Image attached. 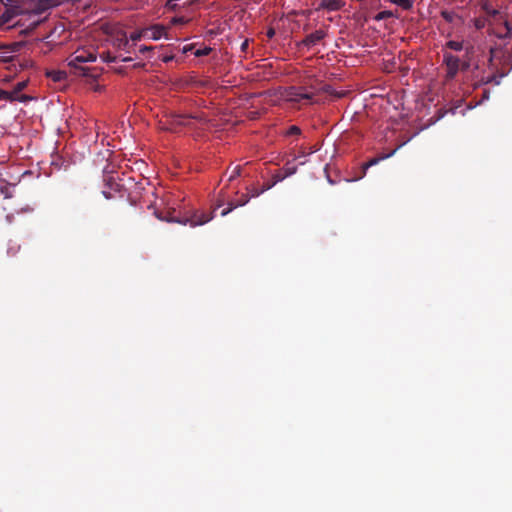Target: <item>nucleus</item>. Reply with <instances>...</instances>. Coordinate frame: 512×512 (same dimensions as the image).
Here are the masks:
<instances>
[{
    "label": "nucleus",
    "mask_w": 512,
    "mask_h": 512,
    "mask_svg": "<svg viewBox=\"0 0 512 512\" xmlns=\"http://www.w3.org/2000/svg\"><path fill=\"white\" fill-rule=\"evenodd\" d=\"M153 49H154V47H152V46H140L139 52L145 53V52L151 51Z\"/></svg>",
    "instance_id": "7c9ffc66"
},
{
    "label": "nucleus",
    "mask_w": 512,
    "mask_h": 512,
    "mask_svg": "<svg viewBox=\"0 0 512 512\" xmlns=\"http://www.w3.org/2000/svg\"><path fill=\"white\" fill-rule=\"evenodd\" d=\"M155 215L160 220H164L167 222H177V223L184 224V225L189 223L191 226L203 225V224L209 222L211 219H213V212L206 213V212L200 211V210L195 211L189 218H185L183 220L173 218V217L164 216L162 212L161 213L156 212Z\"/></svg>",
    "instance_id": "7ed1b4c3"
},
{
    "label": "nucleus",
    "mask_w": 512,
    "mask_h": 512,
    "mask_svg": "<svg viewBox=\"0 0 512 512\" xmlns=\"http://www.w3.org/2000/svg\"><path fill=\"white\" fill-rule=\"evenodd\" d=\"M0 100L14 102V96L11 94V91H6L0 88Z\"/></svg>",
    "instance_id": "aec40b11"
},
{
    "label": "nucleus",
    "mask_w": 512,
    "mask_h": 512,
    "mask_svg": "<svg viewBox=\"0 0 512 512\" xmlns=\"http://www.w3.org/2000/svg\"><path fill=\"white\" fill-rule=\"evenodd\" d=\"M262 193H264L262 187L260 189L252 188V189H249L248 195H249L250 198L251 197H258Z\"/></svg>",
    "instance_id": "bb28decb"
},
{
    "label": "nucleus",
    "mask_w": 512,
    "mask_h": 512,
    "mask_svg": "<svg viewBox=\"0 0 512 512\" xmlns=\"http://www.w3.org/2000/svg\"><path fill=\"white\" fill-rule=\"evenodd\" d=\"M55 82L63 81L66 78V72L64 71H52L48 74Z\"/></svg>",
    "instance_id": "a211bd4d"
},
{
    "label": "nucleus",
    "mask_w": 512,
    "mask_h": 512,
    "mask_svg": "<svg viewBox=\"0 0 512 512\" xmlns=\"http://www.w3.org/2000/svg\"><path fill=\"white\" fill-rule=\"evenodd\" d=\"M443 63L446 66V79H454L461 70V59L449 52H444Z\"/></svg>",
    "instance_id": "39448f33"
},
{
    "label": "nucleus",
    "mask_w": 512,
    "mask_h": 512,
    "mask_svg": "<svg viewBox=\"0 0 512 512\" xmlns=\"http://www.w3.org/2000/svg\"><path fill=\"white\" fill-rule=\"evenodd\" d=\"M290 96V99L295 102H300L301 100H312L314 94L306 92L304 88H290V91L288 93Z\"/></svg>",
    "instance_id": "0eeeda50"
},
{
    "label": "nucleus",
    "mask_w": 512,
    "mask_h": 512,
    "mask_svg": "<svg viewBox=\"0 0 512 512\" xmlns=\"http://www.w3.org/2000/svg\"><path fill=\"white\" fill-rule=\"evenodd\" d=\"M142 37H146L145 29H143V30H139V31H135V32H133V33L130 35V39H131L133 42H136V41L141 40V38H142Z\"/></svg>",
    "instance_id": "412c9836"
},
{
    "label": "nucleus",
    "mask_w": 512,
    "mask_h": 512,
    "mask_svg": "<svg viewBox=\"0 0 512 512\" xmlns=\"http://www.w3.org/2000/svg\"><path fill=\"white\" fill-rule=\"evenodd\" d=\"M103 196L106 198V199H111L112 198V194L110 192H107V191H103L102 192Z\"/></svg>",
    "instance_id": "c9c22d12"
},
{
    "label": "nucleus",
    "mask_w": 512,
    "mask_h": 512,
    "mask_svg": "<svg viewBox=\"0 0 512 512\" xmlns=\"http://www.w3.org/2000/svg\"><path fill=\"white\" fill-rule=\"evenodd\" d=\"M20 245L14 241H9L8 247H7V255L9 257H14L18 254L20 251Z\"/></svg>",
    "instance_id": "dca6fc26"
},
{
    "label": "nucleus",
    "mask_w": 512,
    "mask_h": 512,
    "mask_svg": "<svg viewBox=\"0 0 512 512\" xmlns=\"http://www.w3.org/2000/svg\"><path fill=\"white\" fill-rule=\"evenodd\" d=\"M241 166H235L229 176V179L228 181L231 182L233 181L235 178L239 177L241 175Z\"/></svg>",
    "instance_id": "4be33fe9"
},
{
    "label": "nucleus",
    "mask_w": 512,
    "mask_h": 512,
    "mask_svg": "<svg viewBox=\"0 0 512 512\" xmlns=\"http://www.w3.org/2000/svg\"><path fill=\"white\" fill-rule=\"evenodd\" d=\"M250 200V197L248 194H243L241 196V198L238 200V202L235 205V207H238V206H244L245 204H247Z\"/></svg>",
    "instance_id": "a878e982"
},
{
    "label": "nucleus",
    "mask_w": 512,
    "mask_h": 512,
    "mask_svg": "<svg viewBox=\"0 0 512 512\" xmlns=\"http://www.w3.org/2000/svg\"><path fill=\"white\" fill-rule=\"evenodd\" d=\"M274 185H275V184L273 183V181H271V182H267V183H265V184L262 186V189H263V191L265 192V191H267V190L271 189Z\"/></svg>",
    "instance_id": "473e14b6"
},
{
    "label": "nucleus",
    "mask_w": 512,
    "mask_h": 512,
    "mask_svg": "<svg viewBox=\"0 0 512 512\" xmlns=\"http://www.w3.org/2000/svg\"><path fill=\"white\" fill-rule=\"evenodd\" d=\"M445 47L453 51H461L465 49L463 41L450 40L445 44Z\"/></svg>",
    "instance_id": "2eb2a0df"
},
{
    "label": "nucleus",
    "mask_w": 512,
    "mask_h": 512,
    "mask_svg": "<svg viewBox=\"0 0 512 512\" xmlns=\"http://www.w3.org/2000/svg\"><path fill=\"white\" fill-rule=\"evenodd\" d=\"M326 36V32L323 30H316L315 32L307 35L302 41L301 45L306 46L308 48L316 45Z\"/></svg>",
    "instance_id": "423d86ee"
},
{
    "label": "nucleus",
    "mask_w": 512,
    "mask_h": 512,
    "mask_svg": "<svg viewBox=\"0 0 512 512\" xmlns=\"http://www.w3.org/2000/svg\"><path fill=\"white\" fill-rule=\"evenodd\" d=\"M394 17V13L390 10H384V11H380L379 13H377L374 17V19L376 21H381V20H384V19H388V18H392Z\"/></svg>",
    "instance_id": "6ab92c4d"
},
{
    "label": "nucleus",
    "mask_w": 512,
    "mask_h": 512,
    "mask_svg": "<svg viewBox=\"0 0 512 512\" xmlns=\"http://www.w3.org/2000/svg\"><path fill=\"white\" fill-rule=\"evenodd\" d=\"M274 35H275V31H274L273 29L268 30V32H267V36H268L269 38H272Z\"/></svg>",
    "instance_id": "e433bc0d"
},
{
    "label": "nucleus",
    "mask_w": 512,
    "mask_h": 512,
    "mask_svg": "<svg viewBox=\"0 0 512 512\" xmlns=\"http://www.w3.org/2000/svg\"><path fill=\"white\" fill-rule=\"evenodd\" d=\"M26 86L27 81H20L14 86L13 90L11 91V94L14 96V101L26 102L31 99L29 96L25 94H20V92L24 90Z\"/></svg>",
    "instance_id": "6e6552de"
},
{
    "label": "nucleus",
    "mask_w": 512,
    "mask_h": 512,
    "mask_svg": "<svg viewBox=\"0 0 512 512\" xmlns=\"http://www.w3.org/2000/svg\"><path fill=\"white\" fill-rule=\"evenodd\" d=\"M55 5L54 0H0V28L21 27V33H28L46 19V12Z\"/></svg>",
    "instance_id": "f257e3e1"
},
{
    "label": "nucleus",
    "mask_w": 512,
    "mask_h": 512,
    "mask_svg": "<svg viewBox=\"0 0 512 512\" xmlns=\"http://www.w3.org/2000/svg\"><path fill=\"white\" fill-rule=\"evenodd\" d=\"M285 178L286 175H284V173H282L281 171H278L275 174H273L272 181L276 185L278 182L283 181Z\"/></svg>",
    "instance_id": "5701e85b"
},
{
    "label": "nucleus",
    "mask_w": 512,
    "mask_h": 512,
    "mask_svg": "<svg viewBox=\"0 0 512 512\" xmlns=\"http://www.w3.org/2000/svg\"><path fill=\"white\" fill-rule=\"evenodd\" d=\"M344 3L340 0H321L316 10L325 9L327 11H338L343 7Z\"/></svg>",
    "instance_id": "1a4fd4ad"
},
{
    "label": "nucleus",
    "mask_w": 512,
    "mask_h": 512,
    "mask_svg": "<svg viewBox=\"0 0 512 512\" xmlns=\"http://www.w3.org/2000/svg\"><path fill=\"white\" fill-rule=\"evenodd\" d=\"M391 3L398 5L404 10H410L413 7L412 0H389Z\"/></svg>",
    "instance_id": "f3484780"
},
{
    "label": "nucleus",
    "mask_w": 512,
    "mask_h": 512,
    "mask_svg": "<svg viewBox=\"0 0 512 512\" xmlns=\"http://www.w3.org/2000/svg\"><path fill=\"white\" fill-rule=\"evenodd\" d=\"M474 46L473 45H466L465 46V54L463 56V59L461 60V70L467 71L469 70L471 66L472 56L474 54Z\"/></svg>",
    "instance_id": "9d476101"
},
{
    "label": "nucleus",
    "mask_w": 512,
    "mask_h": 512,
    "mask_svg": "<svg viewBox=\"0 0 512 512\" xmlns=\"http://www.w3.org/2000/svg\"><path fill=\"white\" fill-rule=\"evenodd\" d=\"M212 51V49L210 47H205L204 49H199L195 52V55L196 56H206L208 54H210V52Z\"/></svg>",
    "instance_id": "cd10ccee"
},
{
    "label": "nucleus",
    "mask_w": 512,
    "mask_h": 512,
    "mask_svg": "<svg viewBox=\"0 0 512 512\" xmlns=\"http://www.w3.org/2000/svg\"><path fill=\"white\" fill-rule=\"evenodd\" d=\"M301 133V129L296 126V125H292L288 128V130L286 131V135L290 136V135H299Z\"/></svg>",
    "instance_id": "b1692460"
},
{
    "label": "nucleus",
    "mask_w": 512,
    "mask_h": 512,
    "mask_svg": "<svg viewBox=\"0 0 512 512\" xmlns=\"http://www.w3.org/2000/svg\"><path fill=\"white\" fill-rule=\"evenodd\" d=\"M108 62L114 61V58L107 59Z\"/></svg>",
    "instance_id": "a19ab883"
},
{
    "label": "nucleus",
    "mask_w": 512,
    "mask_h": 512,
    "mask_svg": "<svg viewBox=\"0 0 512 512\" xmlns=\"http://www.w3.org/2000/svg\"><path fill=\"white\" fill-rule=\"evenodd\" d=\"M130 60H131V58H130V57H127V58H124V59H123V61H124V62L130 61Z\"/></svg>",
    "instance_id": "ea45409f"
},
{
    "label": "nucleus",
    "mask_w": 512,
    "mask_h": 512,
    "mask_svg": "<svg viewBox=\"0 0 512 512\" xmlns=\"http://www.w3.org/2000/svg\"><path fill=\"white\" fill-rule=\"evenodd\" d=\"M170 125L172 126L171 129H174L176 126H183L185 125V120L194 118L192 115H184V114H172L170 116Z\"/></svg>",
    "instance_id": "f8f14e48"
},
{
    "label": "nucleus",
    "mask_w": 512,
    "mask_h": 512,
    "mask_svg": "<svg viewBox=\"0 0 512 512\" xmlns=\"http://www.w3.org/2000/svg\"><path fill=\"white\" fill-rule=\"evenodd\" d=\"M96 53L92 50L78 49L68 58V66L74 69L77 76L94 77L90 74V69L82 66L83 63L96 61Z\"/></svg>",
    "instance_id": "f03ea898"
},
{
    "label": "nucleus",
    "mask_w": 512,
    "mask_h": 512,
    "mask_svg": "<svg viewBox=\"0 0 512 512\" xmlns=\"http://www.w3.org/2000/svg\"><path fill=\"white\" fill-rule=\"evenodd\" d=\"M144 65L145 64H143V63H138V64L135 65V67H144Z\"/></svg>",
    "instance_id": "58836bf2"
},
{
    "label": "nucleus",
    "mask_w": 512,
    "mask_h": 512,
    "mask_svg": "<svg viewBox=\"0 0 512 512\" xmlns=\"http://www.w3.org/2000/svg\"><path fill=\"white\" fill-rule=\"evenodd\" d=\"M496 51L497 49L496 48H490V58H489V63L492 64L493 63V59L494 57L496 56Z\"/></svg>",
    "instance_id": "c756f323"
},
{
    "label": "nucleus",
    "mask_w": 512,
    "mask_h": 512,
    "mask_svg": "<svg viewBox=\"0 0 512 512\" xmlns=\"http://www.w3.org/2000/svg\"><path fill=\"white\" fill-rule=\"evenodd\" d=\"M296 171H297V167L296 166L289 167L288 165H286L283 168V173H284V175H286V177H289V176L295 174Z\"/></svg>",
    "instance_id": "393cba45"
},
{
    "label": "nucleus",
    "mask_w": 512,
    "mask_h": 512,
    "mask_svg": "<svg viewBox=\"0 0 512 512\" xmlns=\"http://www.w3.org/2000/svg\"><path fill=\"white\" fill-rule=\"evenodd\" d=\"M319 91L323 92V93H326L336 99H339V98H342L346 95V92L342 91V92H338L336 90L333 89L332 86L328 85V84H323L320 88H319Z\"/></svg>",
    "instance_id": "4468645a"
},
{
    "label": "nucleus",
    "mask_w": 512,
    "mask_h": 512,
    "mask_svg": "<svg viewBox=\"0 0 512 512\" xmlns=\"http://www.w3.org/2000/svg\"><path fill=\"white\" fill-rule=\"evenodd\" d=\"M491 82H494L495 84H499L500 83V81L497 79V76H495V75H492V76L487 78L486 83H491Z\"/></svg>",
    "instance_id": "2f4dec72"
},
{
    "label": "nucleus",
    "mask_w": 512,
    "mask_h": 512,
    "mask_svg": "<svg viewBox=\"0 0 512 512\" xmlns=\"http://www.w3.org/2000/svg\"><path fill=\"white\" fill-rule=\"evenodd\" d=\"M163 33H164V28L161 26H153L151 28L145 29L146 37L153 39V40L160 39Z\"/></svg>",
    "instance_id": "ddd939ff"
},
{
    "label": "nucleus",
    "mask_w": 512,
    "mask_h": 512,
    "mask_svg": "<svg viewBox=\"0 0 512 512\" xmlns=\"http://www.w3.org/2000/svg\"><path fill=\"white\" fill-rule=\"evenodd\" d=\"M392 154H393V153H391V154H389V155L382 156V157L372 158V159H370L368 162L363 163V164H362V166H361V170H362L361 175H360V176H358V177H356V178H354L353 180H359V179H361L362 177H364V176H365V174H366L367 170H368L370 167H372V166H374V165L378 164V163L380 162V160H383V159H385V158H387V157L391 156Z\"/></svg>",
    "instance_id": "9b49d317"
},
{
    "label": "nucleus",
    "mask_w": 512,
    "mask_h": 512,
    "mask_svg": "<svg viewBox=\"0 0 512 512\" xmlns=\"http://www.w3.org/2000/svg\"><path fill=\"white\" fill-rule=\"evenodd\" d=\"M483 9L486 14L494 20L495 23H502L505 28V32L496 31L494 33L497 38L504 39L512 35V24L506 19L504 14H502L499 10L494 9L487 3L483 5Z\"/></svg>",
    "instance_id": "20e7f679"
},
{
    "label": "nucleus",
    "mask_w": 512,
    "mask_h": 512,
    "mask_svg": "<svg viewBox=\"0 0 512 512\" xmlns=\"http://www.w3.org/2000/svg\"><path fill=\"white\" fill-rule=\"evenodd\" d=\"M122 41H123L124 46H127L129 43V40L126 38V36L124 37V39Z\"/></svg>",
    "instance_id": "4c0bfd02"
},
{
    "label": "nucleus",
    "mask_w": 512,
    "mask_h": 512,
    "mask_svg": "<svg viewBox=\"0 0 512 512\" xmlns=\"http://www.w3.org/2000/svg\"><path fill=\"white\" fill-rule=\"evenodd\" d=\"M248 48V40H245L242 44H241V50L242 51H246V49Z\"/></svg>",
    "instance_id": "f704fd0d"
},
{
    "label": "nucleus",
    "mask_w": 512,
    "mask_h": 512,
    "mask_svg": "<svg viewBox=\"0 0 512 512\" xmlns=\"http://www.w3.org/2000/svg\"><path fill=\"white\" fill-rule=\"evenodd\" d=\"M442 16L444 17V19H446L447 21H451L452 20V17L450 16V14L448 12H442Z\"/></svg>",
    "instance_id": "72a5a7b5"
},
{
    "label": "nucleus",
    "mask_w": 512,
    "mask_h": 512,
    "mask_svg": "<svg viewBox=\"0 0 512 512\" xmlns=\"http://www.w3.org/2000/svg\"><path fill=\"white\" fill-rule=\"evenodd\" d=\"M234 208H235V205H234V204H232V203H230L228 208H226V209L222 210V212H221V216H226V215H227V214H229V213H230Z\"/></svg>",
    "instance_id": "c85d7f7f"
}]
</instances>
